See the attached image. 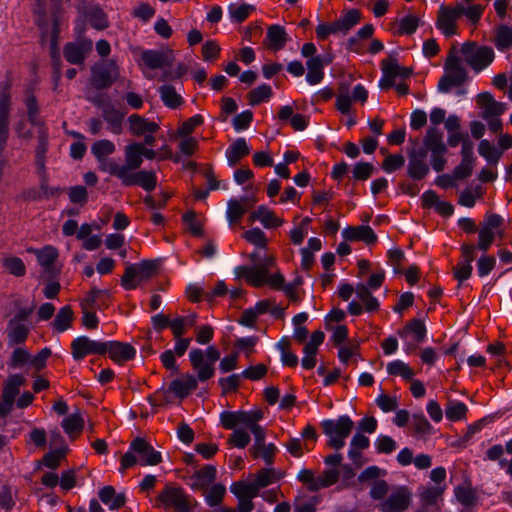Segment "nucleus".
<instances>
[{
    "label": "nucleus",
    "mask_w": 512,
    "mask_h": 512,
    "mask_svg": "<svg viewBox=\"0 0 512 512\" xmlns=\"http://www.w3.org/2000/svg\"><path fill=\"white\" fill-rule=\"evenodd\" d=\"M243 238L255 247L249 255L253 265L237 266L234 269L235 277L244 278L249 284L257 287L269 285L273 288H281L284 283L283 275L279 272L269 274L270 269L275 265V258L266 253L268 239L265 233L260 228L254 227L245 231Z\"/></svg>",
    "instance_id": "1"
},
{
    "label": "nucleus",
    "mask_w": 512,
    "mask_h": 512,
    "mask_svg": "<svg viewBox=\"0 0 512 512\" xmlns=\"http://www.w3.org/2000/svg\"><path fill=\"white\" fill-rule=\"evenodd\" d=\"M281 478V474L271 466L261 469L255 478L249 482H234L230 486L231 492L238 499L239 512H250L254 508L252 499L259 496L262 488H265Z\"/></svg>",
    "instance_id": "2"
},
{
    "label": "nucleus",
    "mask_w": 512,
    "mask_h": 512,
    "mask_svg": "<svg viewBox=\"0 0 512 512\" xmlns=\"http://www.w3.org/2000/svg\"><path fill=\"white\" fill-rule=\"evenodd\" d=\"M142 143H131L125 146L124 156L125 164L122 167L126 170V180L128 186L139 185L145 191H153L157 184L156 174L153 171L139 170L143 163L141 153Z\"/></svg>",
    "instance_id": "3"
},
{
    "label": "nucleus",
    "mask_w": 512,
    "mask_h": 512,
    "mask_svg": "<svg viewBox=\"0 0 512 512\" xmlns=\"http://www.w3.org/2000/svg\"><path fill=\"white\" fill-rule=\"evenodd\" d=\"M343 456L340 453H333L324 458L328 466L322 474L316 475L313 470L302 468L297 473V480L303 483L310 492H317L321 489L334 485L340 476L338 467L341 465Z\"/></svg>",
    "instance_id": "4"
},
{
    "label": "nucleus",
    "mask_w": 512,
    "mask_h": 512,
    "mask_svg": "<svg viewBox=\"0 0 512 512\" xmlns=\"http://www.w3.org/2000/svg\"><path fill=\"white\" fill-rule=\"evenodd\" d=\"M323 433L327 436V445L335 450L342 449L346 439L354 428V422L348 415L335 419H325L321 422Z\"/></svg>",
    "instance_id": "5"
},
{
    "label": "nucleus",
    "mask_w": 512,
    "mask_h": 512,
    "mask_svg": "<svg viewBox=\"0 0 512 512\" xmlns=\"http://www.w3.org/2000/svg\"><path fill=\"white\" fill-rule=\"evenodd\" d=\"M424 146L430 153V164L434 171L441 172L444 170L448 152L447 146L443 140L442 132L434 127H430L424 137Z\"/></svg>",
    "instance_id": "6"
},
{
    "label": "nucleus",
    "mask_w": 512,
    "mask_h": 512,
    "mask_svg": "<svg viewBox=\"0 0 512 512\" xmlns=\"http://www.w3.org/2000/svg\"><path fill=\"white\" fill-rule=\"evenodd\" d=\"M189 358L194 370L197 371L198 379L205 381L213 376L214 365L220 359V352L214 346H209L206 351L193 349L189 353Z\"/></svg>",
    "instance_id": "7"
},
{
    "label": "nucleus",
    "mask_w": 512,
    "mask_h": 512,
    "mask_svg": "<svg viewBox=\"0 0 512 512\" xmlns=\"http://www.w3.org/2000/svg\"><path fill=\"white\" fill-rule=\"evenodd\" d=\"M461 52L465 62L476 72L487 68L495 58L491 47L479 46L472 42L464 43Z\"/></svg>",
    "instance_id": "8"
},
{
    "label": "nucleus",
    "mask_w": 512,
    "mask_h": 512,
    "mask_svg": "<svg viewBox=\"0 0 512 512\" xmlns=\"http://www.w3.org/2000/svg\"><path fill=\"white\" fill-rule=\"evenodd\" d=\"M158 269V263L154 260H144L139 264L127 265L121 278V284L125 289H134L141 281L150 279Z\"/></svg>",
    "instance_id": "9"
},
{
    "label": "nucleus",
    "mask_w": 512,
    "mask_h": 512,
    "mask_svg": "<svg viewBox=\"0 0 512 512\" xmlns=\"http://www.w3.org/2000/svg\"><path fill=\"white\" fill-rule=\"evenodd\" d=\"M120 76L119 68L114 60H103L91 68V85L97 89L109 88Z\"/></svg>",
    "instance_id": "10"
},
{
    "label": "nucleus",
    "mask_w": 512,
    "mask_h": 512,
    "mask_svg": "<svg viewBox=\"0 0 512 512\" xmlns=\"http://www.w3.org/2000/svg\"><path fill=\"white\" fill-rule=\"evenodd\" d=\"M445 70V75L438 83V90L442 93H447L452 87L461 85L467 78L465 67L461 60L455 55L448 57Z\"/></svg>",
    "instance_id": "11"
},
{
    "label": "nucleus",
    "mask_w": 512,
    "mask_h": 512,
    "mask_svg": "<svg viewBox=\"0 0 512 512\" xmlns=\"http://www.w3.org/2000/svg\"><path fill=\"white\" fill-rule=\"evenodd\" d=\"M25 383L26 378L20 374H11L4 381L0 402V417H5L12 411L15 398Z\"/></svg>",
    "instance_id": "12"
},
{
    "label": "nucleus",
    "mask_w": 512,
    "mask_h": 512,
    "mask_svg": "<svg viewBox=\"0 0 512 512\" xmlns=\"http://www.w3.org/2000/svg\"><path fill=\"white\" fill-rule=\"evenodd\" d=\"M158 500L166 508L172 507L176 512H190L192 509L189 496L185 494L182 488L177 486L167 485L158 495Z\"/></svg>",
    "instance_id": "13"
},
{
    "label": "nucleus",
    "mask_w": 512,
    "mask_h": 512,
    "mask_svg": "<svg viewBox=\"0 0 512 512\" xmlns=\"http://www.w3.org/2000/svg\"><path fill=\"white\" fill-rule=\"evenodd\" d=\"M105 342L95 341L87 336H80L71 343L72 356L75 360L83 359L90 354H105Z\"/></svg>",
    "instance_id": "14"
},
{
    "label": "nucleus",
    "mask_w": 512,
    "mask_h": 512,
    "mask_svg": "<svg viewBox=\"0 0 512 512\" xmlns=\"http://www.w3.org/2000/svg\"><path fill=\"white\" fill-rule=\"evenodd\" d=\"M411 500V495L405 487H397L383 500L378 508L381 512H402Z\"/></svg>",
    "instance_id": "15"
},
{
    "label": "nucleus",
    "mask_w": 512,
    "mask_h": 512,
    "mask_svg": "<svg viewBox=\"0 0 512 512\" xmlns=\"http://www.w3.org/2000/svg\"><path fill=\"white\" fill-rule=\"evenodd\" d=\"M130 450L136 453L142 466L157 465L162 461L161 453L156 451L143 438L137 437L130 444Z\"/></svg>",
    "instance_id": "16"
},
{
    "label": "nucleus",
    "mask_w": 512,
    "mask_h": 512,
    "mask_svg": "<svg viewBox=\"0 0 512 512\" xmlns=\"http://www.w3.org/2000/svg\"><path fill=\"white\" fill-rule=\"evenodd\" d=\"M93 43L90 39L81 38L76 42L67 43L63 54L65 59L74 65L83 64L86 55L92 50Z\"/></svg>",
    "instance_id": "17"
},
{
    "label": "nucleus",
    "mask_w": 512,
    "mask_h": 512,
    "mask_svg": "<svg viewBox=\"0 0 512 512\" xmlns=\"http://www.w3.org/2000/svg\"><path fill=\"white\" fill-rule=\"evenodd\" d=\"M141 58L151 69L170 68L174 62L173 51L168 48L145 50L142 52Z\"/></svg>",
    "instance_id": "18"
},
{
    "label": "nucleus",
    "mask_w": 512,
    "mask_h": 512,
    "mask_svg": "<svg viewBox=\"0 0 512 512\" xmlns=\"http://www.w3.org/2000/svg\"><path fill=\"white\" fill-rule=\"evenodd\" d=\"M460 18L457 7L441 6L438 11L436 27L446 36L456 34V22Z\"/></svg>",
    "instance_id": "19"
},
{
    "label": "nucleus",
    "mask_w": 512,
    "mask_h": 512,
    "mask_svg": "<svg viewBox=\"0 0 512 512\" xmlns=\"http://www.w3.org/2000/svg\"><path fill=\"white\" fill-rule=\"evenodd\" d=\"M332 62L330 55H316L307 60L306 81L310 85L319 84L324 78V67Z\"/></svg>",
    "instance_id": "20"
},
{
    "label": "nucleus",
    "mask_w": 512,
    "mask_h": 512,
    "mask_svg": "<svg viewBox=\"0 0 512 512\" xmlns=\"http://www.w3.org/2000/svg\"><path fill=\"white\" fill-rule=\"evenodd\" d=\"M478 103L482 109L481 117L484 120L500 117L506 110V104L494 100L493 96L488 92L478 95Z\"/></svg>",
    "instance_id": "21"
},
{
    "label": "nucleus",
    "mask_w": 512,
    "mask_h": 512,
    "mask_svg": "<svg viewBox=\"0 0 512 512\" xmlns=\"http://www.w3.org/2000/svg\"><path fill=\"white\" fill-rule=\"evenodd\" d=\"M105 346V353H109L110 358L116 363L133 359L136 354L135 349L129 343L108 341L105 342Z\"/></svg>",
    "instance_id": "22"
},
{
    "label": "nucleus",
    "mask_w": 512,
    "mask_h": 512,
    "mask_svg": "<svg viewBox=\"0 0 512 512\" xmlns=\"http://www.w3.org/2000/svg\"><path fill=\"white\" fill-rule=\"evenodd\" d=\"M216 479V469L214 466L206 465L200 470L195 471L189 477V485L193 489L206 490Z\"/></svg>",
    "instance_id": "23"
},
{
    "label": "nucleus",
    "mask_w": 512,
    "mask_h": 512,
    "mask_svg": "<svg viewBox=\"0 0 512 512\" xmlns=\"http://www.w3.org/2000/svg\"><path fill=\"white\" fill-rule=\"evenodd\" d=\"M250 218L253 221H259L266 229L277 228L283 224V219L265 205L258 206L251 213Z\"/></svg>",
    "instance_id": "24"
},
{
    "label": "nucleus",
    "mask_w": 512,
    "mask_h": 512,
    "mask_svg": "<svg viewBox=\"0 0 512 512\" xmlns=\"http://www.w3.org/2000/svg\"><path fill=\"white\" fill-rule=\"evenodd\" d=\"M423 205L428 208H434L442 216L449 217L454 212L451 203L441 200L433 190L425 191L421 196Z\"/></svg>",
    "instance_id": "25"
},
{
    "label": "nucleus",
    "mask_w": 512,
    "mask_h": 512,
    "mask_svg": "<svg viewBox=\"0 0 512 512\" xmlns=\"http://www.w3.org/2000/svg\"><path fill=\"white\" fill-rule=\"evenodd\" d=\"M129 131L135 136H142L147 133H155L159 129L156 122H151L138 114L128 117Z\"/></svg>",
    "instance_id": "26"
},
{
    "label": "nucleus",
    "mask_w": 512,
    "mask_h": 512,
    "mask_svg": "<svg viewBox=\"0 0 512 512\" xmlns=\"http://www.w3.org/2000/svg\"><path fill=\"white\" fill-rule=\"evenodd\" d=\"M7 344L10 347L23 343L30 332V327L26 323L10 321L7 325Z\"/></svg>",
    "instance_id": "27"
},
{
    "label": "nucleus",
    "mask_w": 512,
    "mask_h": 512,
    "mask_svg": "<svg viewBox=\"0 0 512 512\" xmlns=\"http://www.w3.org/2000/svg\"><path fill=\"white\" fill-rule=\"evenodd\" d=\"M251 147L243 137L237 138L228 148L226 153L227 164L234 167L244 156L248 155Z\"/></svg>",
    "instance_id": "28"
},
{
    "label": "nucleus",
    "mask_w": 512,
    "mask_h": 512,
    "mask_svg": "<svg viewBox=\"0 0 512 512\" xmlns=\"http://www.w3.org/2000/svg\"><path fill=\"white\" fill-rule=\"evenodd\" d=\"M58 34H59V20L54 12L53 15V24L50 33V54L53 61L54 69H55V79L59 80L61 77L60 70V54L58 49Z\"/></svg>",
    "instance_id": "29"
},
{
    "label": "nucleus",
    "mask_w": 512,
    "mask_h": 512,
    "mask_svg": "<svg viewBox=\"0 0 512 512\" xmlns=\"http://www.w3.org/2000/svg\"><path fill=\"white\" fill-rule=\"evenodd\" d=\"M197 379L191 374H186L180 379H175L170 384V391L177 397L184 398L190 391L196 389Z\"/></svg>",
    "instance_id": "30"
},
{
    "label": "nucleus",
    "mask_w": 512,
    "mask_h": 512,
    "mask_svg": "<svg viewBox=\"0 0 512 512\" xmlns=\"http://www.w3.org/2000/svg\"><path fill=\"white\" fill-rule=\"evenodd\" d=\"M102 116L104 120L110 125V130L114 134H121L122 121L124 114L117 110L112 104L108 103L102 107Z\"/></svg>",
    "instance_id": "31"
},
{
    "label": "nucleus",
    "mask_w": 512,
    "mask_h": 512,
    "mask_svg": "<svg viewBox=\"0 0 512 512\" xmlns=\"http://www.w3.org/2000/svg\"><path fill=\"white\" fill-rule=\"evenodd\" d=\"M100 500L111 510L119 509L126 502L125 493H116L112 486H105L99 491Z\"/></svg>",
    "instance_id": "32"
},
{
    "label": "nucleus",
    "mask_w": 512,
    "mask_h": 512,
    "mask_svg": "<svg viewBox=\"0 0 512 512\" xmlns=\"http://www.w3.org/2000/svg\"><path fill=\"white\" fill-rule=\"evenodd\" d=\"M425 155L413 154L410 156L408 164V174L415 180L424 178L429 172V166L425 162Z\"/></svg>",
    "instance_id": "33"
},
{
    "label": "nucleus",
    "mask_w": 512,
    "mask_h": 512,
    "mask_svg": "<svg viewBox=\"0 0 512 512\" xmlns=\"http://www.w3.org/2000/svg\"><path fill=\"white\" fill-rule=\"evenodd\" d=\"M343 235L348 240H362L367 244L376 241V235L370 226H358L353 228H346L343 230Z\"/></svg>",
    "instance_id": "34"
},
{
    "label": "nucleus",
    "mask_w": 512,
    "mask_h": 512,
    "mask_svg": "<svg viewBox=\"0 0 512 512\" xmlns=\"http://www.w3.org/2000/svg\"><path fill=\"white\" fill-rule=\"evenodd\" d=\"M287 41L285 29L280 25H272L267 31V47L278 51L282 49Z\"/></svg>",
    "instance_id": "35"
},
{
    "label": "nucleus",
    "mask_w": 512,
    "mask_h": 512,
    "mask_svg": "<svg viewBox=\"0 0 512 512\" xmlns=\"http://www.w3.org/2000/svg\"><path fill=\"white\" fill-rule=\"evenodd\" d=\"M202 295H204L209 302L213 301L217 296L224 295V281H219L211 292H204L201 288L194 285H190L187 288V296L191 301L198 302Z\"/></svg>",
    "instance_id": "36"
},
{
    "label": "nucleus",
    "mask_w": 512,
    "mask_h": 512,
    "mask_svg": "<svg viewBox=\"0 0 512 512\" xmlns=\"http://www.w3.org/2000/svg\"><path fill=\"white\" fill-rule=\"evenodd\" d=\"M494 45L500 52H505L512 48V27L508 25H499L495 29Z\"/></svg>",
    "instance_id": "37"
},
{
    "label": "nucleus",
    "mask_w": 512,
    "mask_h": 512,
    "mask_svg": "<svg viewBox=\"0 0 512 512\" xmlns=\"http://www.w3.org/2000/svg\"><path fill=\"white\" fill-rule=\"evenodd\" d=\"M247 198L231 199L227 204L226 216L230 225L238 223L247 211Z\"/></svg>",
    "instance_id": "38"
},
{
    "label": "nucleus",
    "mask_w": 512,
    "mask_h": 512,
    "mask_svg": "<svg viewBox=\"0 0 512 512\" xmlns=\"http://www.w3.org/2000/svg\"><path fill=\"white\" fill-rule=\"evenodd\" d=\"M39 264L51 275L55 274L53 264L58 257L57 250L52 246H46L42 250L35 251Z\"/></svg>",
    "instance_id": "39"
},
{
    "label": "nucleus",
    "mask_w": 512,
    "mask_h": 512,
    "mask_svg": "<svg viewBox=\"0 0 512 512\" xmlns=\"http://www.w3.org/2000/svg\"><path fill=\"white\" fill-rule=\"evenodd\" d=\"M386 370L389 375L399 376L405 381H412L415 375L414 370L400 359L389 362Z\"/></svg>",
    "instance_id": "40"
},
{
    "label": "nucleus",
    "mask_w": 512,
    "mask_h": 512,
    "mask_svg": "<svg viewBox=\"0 0 512 512\" xmlns=\"http://www.w3.org/2000/svg\"><path fill=\"white\" fill-rule=\"evenodd\" d=\"M99 163V169L102 171L109 173L112 176L117 177L122 185L128 186L126 180V170L122 167V165L117 164L113 159H109L107 157L102 159H97Z\"/></svg>",
    "instance_id": "41"
},
{
    "label": "nucleus",
    "mask_w": 512,
    "mask_h": 512,
    "mask_svg": "<svg viewBox=\"0 0 512 512\" xmlns=\"http://www.w3.org/2000/svg\"><path fill=\"white\" fill-rule=\"evenodd\" d=\"M84 426V419L79 410L70 414L62 421L64 431L73 439L75 434L81 432Z\"/></svg>",
    "instance_id": "42"
},
{
    "label": "nucleus",
    "mask_w": 512,
    "mask_h": 512,
    "mask_svg": "<svg viewBox=\"0 0 512 512\" xmlns=\"http://www.w3.org/2000/svg\"><path fill=\"white\" fill-rule=\"evenodd\" d=\"M467 412V405L459 400H449L445 408L446 417L452 422L465 419Z\"/></svg>",
    "instance_id": "43"
},
{
    "label": "nucleus",
    "mask_w": 512,
    "mask_h": 512,
    "mask_svg": "<svg viewBox=\"0 0 512 512\" xmlns=\"http://www.w3.org/2000/svg\"><path fill=\"white\" fill-rule=\"evenodd\" d=\"M159 93L161 100L164 104L172 109L178 108L183 100L179 93H177L176 89L172 85H163L159 88Z\"/></svg>",
    "instance_id": "44"
},
{
    "label": "nucleus",
    "mask_w": 512,
    "mask_h": 512,
    "mask_svg": "<svg viewBox=\"0 0 512 512\" xmlns=\"http://www.w3.org/2000/svg\"><path fill=\"white\" fill-rule=\"evenodd\" d=\"M478 153L490 165H497L502 155V151L498 150L486 139L480 141L478 146Z\"/></svg>",
    "instance_id": "45"
},
{
    "label": "nucleus",
    "mask_w": 512,
    "mask_h": 512,
    "mask_svg": "<svg viewBox=\"0 0 512 512\" xmlns=\"http://www.w3.org/2000/svg\"><path fill=\"white\" fill-rule=\"evenodd\" d=\"M73 320V311L70 306L66 305L59 309L54 321L53 328L57 332H64L71 326Z\"/></svg>",
    "instance_id": "46"
},
{
    "label": "nucleus",
    "mask_w": 512,
    "mask_h": 512,
    "mask_svg": "<svg viewBox=\"0 0 512 512\" xmlns=\"http://www.w3.org/2000/svg\"><path fill=\"white\" fill-rule=\"evenodd\" d=\"M454 497L461 505L467 508L474 506L477 502L475 491L471 487L465 485L455 487Z\"/></svg>",
    "instance_id": "47"
},
{
    "label": "nucleus",
    "mask_w": 512,
    "mask_h": 512,
    "mask_svg": "<svg viewBox=\"0 0 512 512\" xmlns=\"http://www.w3.org/2000/svg\"><path fill=\"white\" fill-rule=\"evenodd\" d=\"M460 17L465 16L471 24H476L481 19L484 7L480 4L464 5L458 3L456 5Z\"/></svg>",
    "instance_id": "48"
},
{
    "label": "nucleus",
    "mask_w": 512,
    "mask_h": 512,
    "mask_svg": "<svg viewBox=\"0 0 512 512\" xmlns=\"http://www.w3.org/2000/svg\"><path fill=\"white\" fill-rule=\"evenodd\" d=\"M254 6L246 3H231L228 6L229 16L232 22H243L249 14L254 10Z\"/></svg>",
    "instance_id": "49"
},
{
    "label": "nucleus",
    "mask_w": 512,
    "mask_h": 512,
    "mask_svg": "<svg viewBox=\"0 0 512 512\" xmlns=\"http://www.w3.org/2000/svg\"><path fill=\"white\" fill-rule=\"evenodd\" d=\"M253 121V112L249 109L235 114L231 118V125L236 133L246 131Z\"/></svg>",
    "instance_id": "50"
},
{
    "label": "nucleus",
    "mask_w": 512,
    "mask_h": 512,
    "mask_svg": "<svg viewBox=\"0 0 512 512\" xmlns=\"http://www.w3.org/2000/svg\"><path fill=\"white\" fill-rule=\"evenodd\" d=\"M233 432L229 437V443L237 448H245L250 442V430L246 427L232 428Z\"/></svg>",
    "instance_id": "51"
},
{
    "label": "nucleus",
    "mask_w": 512,
    "mask_h": 512,
    "mask_svg": "<svg viewBox=\"0 0 512 512\" xmlns=\"http://www.w3.org/2000/svg\"><path fill=\"white\" fill-rule=\"evenodd\" d=\"M383 73L385 75L393 76L394 79L407 78L411 75L412 70L410 68L400 66L396 60L390 59L384 63Z\"/></svg>",
    "instance_id": "52"
},
{
    "label": "nucleus",
    "mask_w": 512,
    "mask_h": 512,
    "mask_svg": "<svg viewBox=\"0 0 512 512\" xmlns=\"http://www.w3.org/2000/svg\"><path fill=\"white\" fill-rule=\"evenodd\" d=\"M205 500L211 507L220 506L224 499V485L221 483L214 484L213 486L204 490Z\"/></svg>",
    "instance_id": "53"
},
{
    "label": "nucleus",
    "mask_w": 512,
    "mask_h": 512,
    "mask_svg": "<svg viewBox=\"0 0 512 512\" xmlns=\"http://www.w3.org/2000/svg\"><path fill=\"white\" fill-rule=\"evenodd\" d=\"M48 148L47 134L44 129H40L38 133V145L36 147V165L38 169L45 168V155Z\"/></svg>",
    "instance_id": "54"
},
{
    "label": "nucleus",
    "mask_w": 512,
    "mask_h": 512,
    "mask_svg": "<svg viewBox=\"0 0 512 512\" xmlns=\"http://www.w3.org/2000/svg\"><path fill=\"white\" fill-rule=\"evenodd\" d=\"M443 489L440 487H429L424 489L420 494V500L425 507L438 506L441 501Z\"/></svg>",
    "instance_id": "55"
},
{
    "label": "nucleus",
    "mask_w": 512,
    "mask_h": 512,
    "mask_svg": "<svg viewBox=\"0 0 512 512\" xmlns=\"http://www.w3.org/2000/svg\"><path fill=\"white\" fill-rule=\"evenodd\" d=\"M272 96V89L268 84H262L249 93V101L252 106L268 101Z\"/></svg>",
    "instance_id": "56"
},
{
    "label": "nucleus",
    "mask_w": 512,
    "mask_h": 512,
    "mask_svg": "<svg viewBox=\"0 0 512 512\" xmlns=\"http://www.w3.org/2000/svg\"><path fill=\"white\" fill-rule=\"evenodd\" d=\"M115 150L116 148L114 143L107 139L98 140L95 143H93L91 147V152L96 157V159L105 158L108 155L113 154Z\"/></svg>",
    "instance_id": "57"
},
{
    "label": "nucleus",
    "mask_w": 512,
    "mask_h": 512,
    "mask_svg": "<svg viewBox=\"0 0 512 512\" xmlns=\"http://www.w3.org/2000/svg\"><path fill=\"white\" fill-rule=\"evenodd\" d=\"M85 15L95 29L103 30L108 27L106 15L101 9L92 7L88 11H85Z\"/></svg>",
    "instance_id": "58"
},
{
    "label": "nucleus",
    "mask_w": 512,
    "mask_h": 512,
    "mask_svg": "<svg viewBox=\"0 0 512 512\" xmlns=\"http://www.w3.org/2000/svg\"><path fill=\"white\" fill-rule=\"evenodd\" d=\"M422 21L419 17L413 14H408L399 20V33L405 35L413 34Z\"/></svg>",
    "instance_id": "59"
},
{
    "label": "nucleus",
    "mask_w": 512,
    "mask_h": 512,
    "mask_svg": "<svg viewBox=\"0 0 512 512\" xmlns=\"http://www.w3.org/2000/svg\"><path fill=\"white\" fill-rule=\"evenodd\" d=\"M359 19H360L359 11L352 9L336 21V26H338L341 33H346L354 25H356L358 23Z\"/></svg>",
    "instance_id": "60"
},
{
    "label": "nucleus",
    "mask_w": 512,
    "mask_h": 512,
    "mask_svg": "<svg viewBox=\"0 0 512 512\" xmlns=\"http://www.w3.org/2000/svg\"><path fill=\"white\" fill-rule=\"evenodd\" d=\"M248 415L246 411H226V429L235 427H246L247 428Z\"/></svg>",
    "instance_id": "61"
},
{
    "label": "nucleus",
    "mask_w": 512,
    "mask_h": 512,
    "mask_svg": "<svg viewBox=\"0 0 512 512\" xmlns=\"http://www.w3.org/2000/svg\"><path fill=\"white\" fill-rule=\"evenodd\" d=\"M412 426L415 433L420 436H427L433 432L432 425L422 413L413 415Z\"/></svg>",
    "instance_id": "62"
},
{
    "label": "nucleus",
    "mask_w": 512,
    "mask_h": 512,
    "mask_svg": "<svg viewBox=\"0 0 512 512\" xmlns=\"http://www.w3.org/2000/svg\"><path fill=\"white\" fill-rule=\"evenodd\" d=\"M182 219L191 234L194 236H201L203 234L202 223L193 210L186 212Z\"/></svg>",
    "instance_id": "63"
},
{
    "label": "nucleus",
    "mask_w": 512,
    "mask_h": 512,
    "mask_svg": "<svg viewBox=\"0 0 512 512\" xmlns=\"http://www.w3.org/2000/svg\"><path fill=\"white\" fill-rule=\"evenodd\" d=\"M277 452V447L273 443H268L259 449L253 451L251 454L255 458H261L266 463L267 466H271L274 460L275 453Z\"/></svg>",
    "instance_id": "64"
}]
</instances>
